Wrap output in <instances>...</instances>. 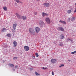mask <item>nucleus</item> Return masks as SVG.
<instances>
[{
    "instance_id": "obj_3",
    "label": "nucleus",
    "mask_w": 76,
    "mask_h": 76,
    "mask_svg": "<svg viewBox=\"0 0 76 76\" xmlns=\"http://www.w3.org/2000/svg\"><path fill=\"white\" fill-rule=\"evenodd\" d=\"M16 26H17V24L16 23L14 24L13 25V28L12 31L13 32H15Z\"/></svg>"
},
{
    "instance_id": "obj_12",
    "label": "nucleus",
    "mask_w": 76,
    "mask_h": 76,
    "mask_svg": "<svg viewBox=\"0 0 76 76\" xmlns=\"http://www.w3.org/2000/svg\"><path fill=\"white\" fill-rule=\"evenodd\" d=\"M59 22L61 23H63V24H66V22L62 20H60L59 21Z\"/></svg>"
},
{
    "instance_id": "obj_20",
    "label": "nucleus",
    "mask_w": 76,
    "mask_h": 76,
    "mask_svg": "<svg viewBox=\"0 0 76 76\" xmlns=\"http://www.w3.org/2000/svg\"><path fill=\"white\" fill-rule=\"evenodd\" d=\"M7 36L8 37H11V34H7Z\"/></svg>"
},
{
    "instance_id": "obj_35",
    "label": "nucleus",
    "mask_w": 76,
    "mask_h": 76,
    "mask_svg": "<svg viewBox=\"0 0 76 76\" xmlns=\"http://www.w3.org/2000/svg\"><path fill=\"white\" fill-rule=\"evenodd\" d=\"M15 67L16 69H17V68H18V66H15Z\"/></svg>"
},
{
    "instance_id": "obj_8",
    "label": "nucleus",
    "mask_w": 76,
    "mask_h": 76,
    "mask_svg": "<svg viewBox=\"0 0 76 76\" xmlns=\"http://www.w3.org/2000/svg\"><path fill=\"white\" fill-rule=\"evenodd\" d=\"M35 31L37 33H38L40 31V29L39 27H36L35 28Z\"/></svg>"
},
{
    "instance_id": "obj_40",
    "label": "nucleus",
    "mask_w": 76,
    "mask_h": 76,
    "mask_svg": "<svg viewBox=\"0 0 76 76\" xmlns=\"http://www.w3.org/2000/svg\"><path fill=\"white\" fill-rule=\"evenodd\" d=\"M3 61V63H4V61Z\"/></svg>"
},
{
    "instance_id": "obj_31",
    "label": "nucleus",
    "mask_w": 76,
    "mask_h": 76,
    "mask_svg": "<svg viewBox=\"0 0 76 76\" xmlns=\"http://www.w3.org/2000/svg\"><path fill=\"white\" fill-rule=\"evenodd\" d=\"M34 15H37V12H34Z\"/></svg>"
},
{
    "instance_id": "obj_22",
    "label": "nucleus",
    "mask_w": 76,
    "mask_h": 76,
    "mask_svg": "<svg viewBox=\"0 0 76 76\" xmlns=\"http://www.w3.org/2000/svg\"><path fill=\"white\" fill-rule=\"evenodd\" d=\"M67 40L68 41H70L71 42H72V41H73V40H71V39H67Z\"/></svg>"
},
{
    "instance_id": "obj_16",
    "label": "nucleus",
    "mask_w": 76,
    "mask_h": 76,
    "mask_svg": "<svg viewBox=\"0 0 76 76\" xmlns=\"http://www.w3.org/2000/svg\"><path fill=\"white\" fill-rule=\"evenodd\" d=\"M60 37L61 39H63L64 37V35H63V34H61L60 36Z\"/></svg>"
},
{
    "instance_id": "obj_32",
    "label": "nucleus",
    "mask_w": 76,
    "mask_h": 76,
    "mask_svg": "<svg viewBox=\"0 0 76 76\" xmlns=\"http://www.w3.org/2000/svg\"><path fill=\"white\" fill-rule=\"evenodd\" d=\"M44 70H45V69H47V68H45L44 67H43L42 68Z\"/></svg>"
},
{
    "instance_id": "obj_14",
    "label": "nucleus",
    "mask_w": 76,
    "mask_h": 76,
    "mask_svg": "<svg viewBox=\"0 0 76 76\" xmlns=\"http://www.w3.org/2000/svg\"><path fill=\"white\" fill-rule=\"evenodd\" d=\"M22 18L23 20H26V17L25 16H22Z\"/></svg>"
},
{
    "instance_id": "obj_38",
    "label": "nucleus",
    "mask_w": 76,
    "mask_h": 76,
    "mask_svg": "<svg viewBox=\"0 0 76 76\" xmlns=\"http://www.w3.org/2000/svg\"><path fill=\"white\" fill-rule=\"evenodd\" d=\"M30 70H32V69H30Z\"/></svg>"
},
{
    "instance_id": "obj_4",
    "label": "nucleus",
    "mask_w": 76,
    "mask_h": 76,
    "mask_svg": "<svg viewBox=\"0 0 76 76\" xmlns=\"http://www.w3.org/2000/svg\"><path fill=\"white\" fill-rule=\"evenodd\" d=\"M57 29L58 31H62L63 32V31H64V29L63 28V27H58Z\"/></svg>"
},
{
    "instance_id": "obj_33",
    "label": "nucleus",
    "mask_w": 76,
    "mask_h": 76,
    "mask_svg": "<svg viewBox=\"0 0 76 76\" xmlns=\"http://www.w3.org/2000/svg\"><path fill=\"white\" fill-rule=\"evenodd\" d=\"M52 75H54V72H53V71L52 72Z\"/></svg>"
},
{
    "instance_id": "obj_1",
    "label": "nucleus",
    "mask_w": 76,
    "mask_h": 76,
    "mask_svg": "<svg viewBox=\"0 0 76 76\" xmlns=\"http://www.w3.org/2000/svg\"><path fill=\"white\" fill-rule=\"evenodd\" d=\"M28 31L29 33L31 35H35V32L33 28H29Z\"/></svg>"
},
{
    "instance_id": "obj_10",
    "label": "nucleus",
    "mask_w": 76,
    "mask_h": 76,
    "mask_svg": "<svg viewBox=\"0 0 76 76\" xmlns=\"http://www.w3.org/2000/svg\"><path fill=\"white\" fill-rule=\"evenodd\" d=\"M39 23L40 26H41V25H43L44 22L42 21H40L39 22Z\"/></svg>"
},
{
    "instance_id": "obj_29",
    "label": "nucleus",
    "mask_w": 76,
    "mask_h": 76,
    "mask_svg": "<svg viewBox=\"0 0 76 76\" xmlns=\"http://www.w3.org/2000/svg\"><path fill=\"white\" fill-rule=\"evenodd\" d=\"M68 22H70V18H69L68 19Z\"/></svg>"
},
{
    "instance_id": "obj_9",
    "label": "nucleus",
    "mask_w": 76,
    "mask_h": 76,
    "mask_svg": "<svg viewBox=\"0 0 76 76\" xmlns=\"http://www.w3.org/2000/svg\"><path fill=\"white\" fill-rule=\"evenodd\" d=\"M17 44H18V43H17V42H16V41H14L13 42V44L14 47H17Z\"/></svg>"
},
{
    "instance_id": "obj_26",
    "label": "nucleus",
    "mask_w": 76,
    "mask_h": 76,
    "mask_svg": "<svg viewBox=\"0 0 76 76\" xmlns=\"http://www.w3.org/2000/svg\"><path fill=\"white\" fill-rule=\"evenodd\" d=\"M35 74L36 75H37V76H38V75H39V74L37 72H35Z\"/></svg>"
},
{
    "instance_id": "obj_23",
    "label": "nucleus",
    "mask_w": 76,
    "mask_h": 76,
    "mask_svg": "<svg viewBox=\"0 0 76 76\" xmlns=\"http://www.w3.org/2000/svg\"><path fill=\"white\" fill-rule=\"evenodd\" d=\"M64 66V64H63L61 65V66H59V67H63Z\"/></svg>"
},
{
    "instance_id": "obj_27",
    "label": "nucleus",
    "mask_w": 76,
    "mask_h": 76,
    "mask_svg": "<svg viewBox=\"0 0 76 76\" xmlns=\"http://www.w3.org/2000/svg\"><path fill=\"white\" fill-rule=\"evenodd\" d=\"M76 53V51H75L74 52L71 53V54H75V53Z\"/></svg>"
},
{
    "instance_id": "obj_5",
    "label": "nucleus",
    "mask_w": 76,
    "mask_h": 76,
    "mask_svg": "<svg viewBox=\"0 0 76 76\" xmlns=\"http://www.w3.org/2000/svg\"><path fill=\"white\" fill-rule=\"evenodd\" d=\"M24 50L26 51H28L29 50V48L28 46H25L24 47Z\"/></svg>"
},
{
    "instance_id": "obj_11",
    "label": "nucleus",
    "mask_w": 76,
    "mask_h": 76,
    "mask_svg": "<svg viewBox=\"0 0 76 76\" xmlns=\"http://www.w3.org/2000/svg\"><path fill=\"white\" fill-rule=\"evenodd\" d=\"M48 14L47 13L45 12H42V16L43 17H44V16H48Z\"/></svg>"
},
{
    "instance_id": "obj_15",
    "label": "nucleus",
    "mask_w": 76,
    "mask_h": 76,
    "mask_svg": "<svg viewBox=\"0 0 76 76\" xmlns=\"http://www.w3.org/2000/svg\"><path fill=\"white\" fill-rule=\"evenodd\" d=\"M75 19H76V18L75 17H72L71 18L72 22H73Z\"/></svg>"
},
{
    "instance_id": "obj_24",
    "label": "nucleus",
    "mask_w": 76,
    "mask_h": 76,
    "mask_svg": "<svg viewBox=\"0 0 76 76\" xmlns=\"http://www.w3.org/2000/svg\"><path fill=\"white\" fill-rule=\"evenodd\" d=\"M3 9L4 10H7V7H3Z\"/></svg>"
},
{
    "instance_id": "obj_28",
    "label": "nucleus",
    "mask_w": 76,
    "mask_h": 76,
    "mask_svg": "<svg viewBox=\"0 0 76 76\" xmlns=\"http://www.w3.org/2000/svg\"><path fill=\"white\" fill-rule=\"evenodd\" d=\"M15 1H16V2L18 3L20 2V1L19 0H15Z\"/></svg>"
},
{
    "instance_id": "obj_13",
    "label": "nucleus",
    "mask_w": 76,
    "mask_h": 76,
    "mask_svg": "<svg viewBox=\"0 0 76 76\" xmlns=\"http://www.w3.org/2000/svg\"><path fill=\"white\" fill-rule=\"evenodd\" d=\"M51 62L52 63H56V60L52 59L51 61Z\"/></svg>"
},
{
    "instance_id": "obj_2",
    "label": "nucleus",
    "mask_w": 76,
    "mask_h": 76,
    "mask_svg": "<svg viewBox=\"0 0 76 76\" xmlns=\"http://www.w3.org/2000/svg\"><path fill=\"white\" fill-rule=\"evenodd\" d=\"M45 20L46 21V22L48 24H50L51 21H50V18L47 17L45 19Z\"/></svg>"
},
{
    "instance_id": "obj_42",
    "label": "nucleus",
    "mask_w": 76,
    "mask_h": 76,
    "mask_svg": "<svg viewBox=\"0 0 76 76\" xmlns=\"http://www.w3.org/2000/svg\"><path fill=\"white\" fill-rule=\"evenodd\" d=\"M75 5L76 6V3H75Z\"/></svg>"
},
{
    "instance_id": "obj_39",
    "label": "nucleus",
    "mask_w": 76,
    "mask_h": 76,
    "mask_svg": "<svg viewBox=\"0 0 76 76\" xmlns=\"http://www.w3.org/2000/svg\"><path fill=\"white\" fill-rule=\"evenodd\" d=\"M68 61H70V60H68Z\"/></svg>"
},
{
    "instance_id": "obj_21",
    "label": "nucleus",
    "mask_w": 76,
    "mask_h": 76,
    "mask_svg": "<svg viewBox=\"0 0 76 76\" xmlns=\"http://www.w3.org/2000/svg\"><path fill=\"white\" fill-rule=\"evenodd\" d=\"M35 55L36 56V57H39V55H38V53H35Z\"/></svg>"
},
{
    "instance_id": "obj_7",
    "label": "nucleus",
    "mask_w": 76,
    "mask_h": 76,
    "mask_svg": "<svg viewBox=\"0 0 76 76\" xmlns=\"http://www.w3.org/2000/svg\"><path fill=\"white\" fill-rule=\"evenodd\" d=\"M15 15L17 17L18 19H21L22 18V16L19 15V14L16 13H15Z\"/></svg>"
},
{
    "instance_id": "obj_18",
    "label": "nucleus",
    "mask_w": 76,
    "mask_h": 76,
    "mask_svg": "<svg viewBox=\"0 0 76 76\" xmlns=\"http://www.w3.org/2000/svg\"><path fill=\"white\" fill-rule=\"evenodd\" d=\"M67 13L69 14L70 13H72V10H69L67 11Z\"/></svg>"
},
{
    "instance_id": "obj_17",
    "label": "nucleus",
    "mask_w": 76,
    "mask_h": 76,
    "mask_svg": "<svg viewBox=\"0 0 76 76\" xmlns=\"http://www.w3.org/2000/svg\"><path fill=\"white\" fill-rule=\"evenodd\" d=\"M8 66H10V67H14V65L12 64H8Z\"/></svg>"
},
{
    "instance_id": "obj_34",
    "label": "nucleus",
    "mask_w": 76,
    "mask_h": 76,
    "mask_svg": "<svg viewBox=\"0 0 76 76\" xmlns=\"http://www.w3.org/2000/svg\"><path fill=\"white\" fill-rule=\"evenodd\" d=\"M74 12L76 13V8L75 9V10L74 11Z\"/></svg>"
},
{
    "instance_id": "obj_37",
    "label": "nucleus",
    "mask_w": 76,
    "mask_h": 76,
    "mask_svg": "<svg viewBox=\"0 0 76 76\" xmlns=\"http://www.w3.org/2000/svg\"><path fill=\"white\" fill-rule=\"evenodd\" d=\"M33 57H34V58H35V56H33Z\"/></svg>"
},
{
    "instance_id": "obj_19",
    "label": "nucleus",
    "mask_w": 76,
    "mask_h": 76,
    "mask_svg": "<svg viewBox=\"0 0 76 76\" xmlns=\"http://www.w3.org/2000/svg\"><path fill=\"white\" fill-rule=\"evenodd\" d=\"M2 31V32H5L6 31V29L5 28H4L3 29L1 30Z\"/></svg>"
},
{
    "instance_id": "obj_36",
    "label": "nucleus",
    "mask_w": 76,
    "mask_h": 76,
    "mask_svg": "<svg viewBox=\"0 0 76 76\" xmlns=\"http://www.w3.org/2000/svg\"><path fill=\"white\" fill-rule=\"evenodd\" d=\"M20 3H21V4H22V3H23V2H22V1H20Z\"/></svg>"
},
{
    "instance_id": "obj_6",
    "label": "nucleus",
    "mask_w": 76,
    "mask_h": 76,
    "mask_svg": "<svg viewBox=\"0 0 76 76\" xmlns=\"http://www.w3.org/2000/svg\"><path fill=\"white\" fill-rule=\"evenodd\" d=\"M44 7H50V4L48 3H45L43 4Z\"/></svg>"
},
{
    "instance_id": "obj_25",
    "label": "nucleus",
    "mask_w": 76,
    "mask_h": 76,
    "mask_svg": "<svg viewBox=\"0 0 76 76\" xmlns=\"http://www.w3.org/2000/svg\"><path fill=\"white\" fill-rule=\"evenodd\" d=\"M63 45V43L62 42H61L59 44V45H60V46H62V45Z\"/></svg>"
},
{
    "instance_id": "obj_30",
    "label": "nucleus",
    "mask_w": 76,
    "mask_h": 76,
    "mask_svg": "<svg viewBox=\"0 0 76 76\" xmlns=\"http://www.w3.org/2000/svg\"><path fill=\"white\" fill-rule=\"evenodd\" d=\"M17 59V57H15L13 58V60H16Z\"/></svg>"
},
{
    "instance_id": "obj_41",
    "label": "nucleus",
    "mask_w": 76,
    "mask_h": 76,
    "mask_svg": "<svg viewBox=\"0 0 76 76\" xmlns=\"http://www.w3.org/2000/svg\"><path fill=\"white\" fill-rule=\"evenodd\" d=\"M37 1H40V0H37Z\"/></svg>"
}]
</instances>
